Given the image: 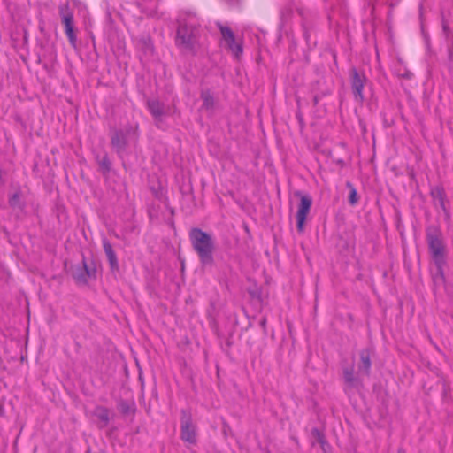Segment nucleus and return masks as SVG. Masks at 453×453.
<instances>
[{"label": "nucleus", "mask_w": 453, "mask_h": 453, "mask_svg": "<svg viewBox=\"0 0 453 453\" xmlns=\"http://www.w3.org/2000/svg\"><path fill=\"white\" fill-rule=\"evenodd\" d=\"M148 108L156 120H160L165 115L164 105L157 100L148 101Z\"/></svg>", "instance_id": "ddd939ff"}, {"label": "nucleus", "mask_w": 453, "mask_h": 453, "mask_svg": "<svg viewBox=\"0 0 453 453\" xmlns=\"http://www.w3.org/2000/svg\"><path fill=\"white\" fill-rule=\"evenodd\" d=\"M343 378L345 383H347L349 387H354L357 384V378L354 376L353 368H346L343 371Z\"/></svg>", "instance_id": "2eb2a0df"}, {"label": "nucleus", "mask_w": 453, "mask_h": 453, "mask_svg": "<svg viewBox=\"0 0 453 453\" xmlns=\"http://www.w3.org/2000/svg\"><path fill=\"white\" fill-rule=\"evenodd\" d=\"M198 33L196 22L190 18L188 22L180 24L176 44L187 52L196 53L199 49Z\"/></svg>", "instance_id": "f257e3e1"}, {"label": "nucleus", "mask_w": 453, "mask_h": 453, "mask_svg": "<svg viewBox=\"0 0 453 453\" xmlns=\"http://www.w3.org/2000/svg\"><path fill=\"white\" fill-rule=\"evenodd\" d=\"M221 34V45L227 49L235 58H239L242 54V45L241 42L235 39L234 32L226 26L219 25Z\"/></svg>", "instance_id": "20e7f679"}, {"label": "nucleus", "mask_w": 453, "mask_h": 453, "mask_svg": "<svg viewBox=\"0 0 453 453\" xmlns=\"http://www.w3.org/2000/svg\"><path fill=\"white\" fill-rule=\"evenodd\" d=\"M296 196H300V203L296 212V227L299 233L304 230V224L312 204V199L309 195H303L296 192Z\"/></svg>", "instance_id": "6e6552de"}, {"label": "nucleus", "mask_w": 453, "mask_h": 453, "mask_svg": "<svg viewBox=\"0 0 453 453\" xmlns=\"http://www.w3.org/2000/svg\"><path fill=\"white\" fill-rule=\"evenodd\" d=\"M427 242L432 257L440 268L444 263V246L437 230L427 233Z\"/></svg>", "instance_id": "39448f33"}, {"label": "nucleus", "mask_w": 453, "mask_h": 453, "mask_svg": "<svg viewBox=\"0 0 453 453\" xmlns=\"http://www.w3.org/2000/svg\"><path fill=\"white\" fill-rule=\"evenodd\" d=\"M73 276L78 283L85 284L88 279L96 277V268L94 265H88L83 260L82 265L74 269Z\"/></svg>", "instance_id": "9d476101"}, {"label": "nucleus", "mask_w": 453, "mask_h": 453, "mask_svg": "<svg viewBox=\"0 0 453 453\" xmlns=\"http://www.w3.org/2000/svg\"><path fill=\"white\" fill-rule=\"evenodd\" d=\"M180 427L181 439L186 442L195 444L196 442V426L193 423L190 412L181 411Z\"/></svg>", "instance_id": "423d86ee"}, {"label": "nucleus", "mask_w": 453, "mask_h": 453, "mask_svg": "<svg viewBox=\"0 0 453 453\" xmlns=\"http://www.w3.org/2000/svg\"><path fill=\"white\" fill-rule=\"evenodd\" d=\"M351 75V88L356 101L363 102L364 95L363 88L366 83V77L363 73H359L357 69L353 68L350 73Z\"/></svg>", "instance_id": "1a4fd4ad"}, {"label": "nucleus", "mask_w": 453, "mask_h": 453, "mask_svg": "<svg viewBox=\"0 0 453 453\" xmlns=\"http://www.w3.org/2000/svg\"><path fill=\"white\" fill-rule=\"evenodd\" d=\"M203 99V106L206 109H211L214 104L212 96L209 92H203L201 95Z\"/></svg>", "instance_id": "f3484780"}, {"label": "nucleus", "mask_w": 453, "mask_h": 453, "mask_svg": "<svg viewBox=\"0 0 453 453\" xmlns=\"http://www.w3.org/2000/svg\"><path fill=\"white\" fill-rule=\"evenodd\" d=\"M9 203H10L11 206H12V207L19 206V194L18 192L14 193L10 197Z\"/></svg>", "instance_id": "6ab92c4d"}, {"label": "nucleus", "mask_w": 453, "mask_h": 453, "mask_svg": "<svg viewBox=\"0 0 453 453\" xmlns=\"http://www.w3.org/2000/svg\"><path fill=\"white\" fill-rule=\"evenodd\" d=\"M59 15L61 17L62 23L64 24L66 36L70 43L75 47L76 34L73 26V15L67 4H64L59 6Z\"/></svg>", "instance_id": "0eeeda50"}, {"label": "nucleus", "mask_w": 453, "mask_h": 453, "mask_svg": "<svg viewBox=\"0 0 453 453\" xmlns=\"http://www.w3.org/2000/svg\"><path fill=\"white\" fill-rule=\"evenodd\" d=\"M371 355L368 349H363L360 352V364L358 365V373L369 375L371 369Z\"/></svg>", "instance_id": "9b49d317"}, {"label": "nucleus", "mask_w": 453, "mask_h": 453, "mask_svg": "<svg viewBox=\"0 0 453 453\" xmlns=\"http://www.w3.org/2000/svg\"><path fill=\"white\" fill-rule=\"evenodd\" d=\"M431 196L435 206H439L443 211L446 212L445 207V194L443 189L435 186L431 188Z\"/></svg>", "instance_id": "f8f14e48"}, {"label": "nucleus", "mask_w": 453, "mask_h": 453, "mask_svg": "<svg viewBox=\"0 0 453 453\" xmlns=\"http://www.w3.org/2000/svg\"><path fill=\"white\" fill-rule=\"evenodd\" d=\"M103 246H104V250L105 252V255H106L108 261L111 265V267L112 269L116 268L118 266V259H117V257L115 255V252L113 250L111 244L110 243L109 241L104 240Z\"/></svg>", "instance_id": "4468645a"}, {"label": "nucleus", "mask_w": 453, "mask_h": 453, "mask_svg": "<svg viewBox=\"0 0 453 453\" xmlns=\"http://www.w3.org/2000/svg\"><path fill=\"white\" fill-rule=\"evenodd\" d=\"M189 236L192 246L198 254L201 263L203 265L211 264L214 248L211 236L199 228L191 229Z\"/></svg>", "instance_id": "f03ea898"}, {"label": "nucleus", "mask_w": 453, "mask_h": 453, "mask_svg": "<svg viewBox=\"0 0 453 453\" xmlns=\"http://www.w3.org/2000/svg\"><path fill=\"white\" fill-rule=\"evenodd\" d=\"M95 415L104 424H107L109 421V411L106 408L97 407L95 410Z\"/></svg>", "instance_id": "dca6fc26"}, {"label": "nucleus", "mask_w": 453, "mask_h": 453, "mask_svg": "<svg viewBox=\"0 0 453 453\" xmlns=\"http://www.w3.org/2000/svg\"><path fill=\"white\" fill-rule=\"evenodd\" d=\"M147 49H148V50H151L150 45H147Z\"/></svg>", "instance_id": "aec40b11"}, {"label": "nucleus", "mask_w": 453, "mask_h": 453, "mask_svg": "<svg viewBox=\"0 0 453 453\" xmlns=\"http://www.w3.org/2000/svg\"><path fill=\"white\" fill-rule=\"evenodd\" d=\"M137 140V127H128L124 130H116L111 135V144L119 153L125 150L127 144Z\"/></svg>", "instance_id": "7ed1b4c3"}, {"label": "nucleus", "mask_w": 453, "mask_h": 453, "mask_svg": "<svg viewBox=\"0 0 453 453\" xmlns=\"http://www.w3.org/2000/svg\"><path fill=\"white\" fill-rule=\"evenodd\" d=\"M347 187L349 188V202L354 205L358 201L357 190L349 182L347 183Z\"/></svg>", "instance_id": "a211bd4d"}]
</instances>
